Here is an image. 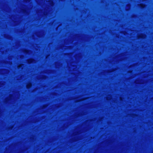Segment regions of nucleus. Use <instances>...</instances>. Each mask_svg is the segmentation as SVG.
Listing matches in <instances>:
<instances>
[{
  "label": "nucleus",
  "instance_id": "obj_1",
  "mask_svg": "<svg viewBox=\"0 0 153 153\" xmlns=\"http://www.w3.org/2000/svg\"><path fill=\"white\" fill-rule=\"evenodd\" d=\"M33 59H30L28 60L27 62L28 63H31L32 62Z\"/></svg>",
  "mask_w": 153,
  "mask_h": 153
},
{
  "label": "nucleus",
  "instance_id": "obj_2",
  "mask_svg": "<svg viewBox=\"0 0 153 153\" xmlns=\"http://www.w3.org/2000/svg\"><path fill=\"white\" fill-rule=\"evenodd\" d=\"M31 86V84H29L27 85V87L28 88H29Z\"/></svg>",
  "mask_w": 153,
  "mask_h": 153
},
{
  "label": "nucleus",
  "instance_id": "obj_3",
  "mask_svg": "<svg viewBox=\"0 0 153 153\" xmlns=\"http://www.w3.org/2000/svg\"><path fill=\"white\" fill-rule=\"evenodd\" d=\"M144 6V4H140V7H141V8H143V7Z\"/></svg>",
  "mask_w": 153,
  "mask_h": 153
},
{
  "label": "nucleus",
  "instance_id": "obj_4",
  "mask_svg": "<svg viewBox=\"0 0 153 153\" xmlns=\"http://www.w3.org/2000/svg\"><path fill=\"white\" fill-rule=\"evenodd\" d=\"M27 51H28V50H26L25 51V52L26 53H27Z\"/></svg>",
  "mask_w": 153,
  "mask_h": 153
}]
</instances>
